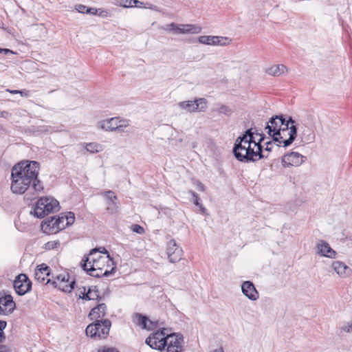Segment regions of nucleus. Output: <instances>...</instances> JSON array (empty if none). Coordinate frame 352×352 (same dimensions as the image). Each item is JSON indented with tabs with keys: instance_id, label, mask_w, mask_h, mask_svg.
Here are the masks:
<instances>
[{
	"instance_id": "obj_1",
	"label": "nucleus",
	"mask_w": 352,
	"mask_h": 352,
	"mask_svg": "<svg viewBox=\"0 0 352 352\" xmlns=\"http://www.w3.org/2000/svg\"><path fill=\"white\" fill-rule=\"evenodd\" d=\"M264 137L258 133L248 130L242 137L235 142L233 153L235 157L241 162L256 161L263 157L261 142Z\"/></svg>"
},
{
	"instance_id": "obj_2",
	"label": "nucleus",
	"mask_w": 352,
	"mask_h": 352,
	"mask_svg": "<svg viewBox=\"0 0 352 352\" xmlns=\"http://www.w3.org/2000/svg\"><path fill=\"white\" fill-rule=\"evenodd\" d=\"M40 168L36 161L23 160L15 164L11 170V191L17 195L25 193L38 176Z\"/></svg>"
},
{
	"instance_id": "obj_3",
	"label": "nucleus",
	"mask_w": 352,
	"mask_h": 352,
	"mask_svg": "<svg viewBox=\"0 0 352 352\" xmlns=\"http://www.w3.org/2000/svg\"><path fill=\"white\" fill-rule=\"evenodd\" d=\"M81 267L89 275L95 277L108 276L116 269V264L104 248L93 249L85 259L81 262Z\"/></svg>"
},
{
	"instance_id": "obj_4",
	"label": "nucleus",
	"mask_w": 352,
	"mask_h": 352,
	"mask_svg": "<svg viewBox=\"0 0 352 352\" xmlns=\"http://www.w3.org/2000/svg\"><path fill=\"white\" fill-rule=\"evenodd\" d=\"M75 221L74 214L72 212L61 213L58 216L47 219L41 224L42 231L47 234H54L72 225Z\"/></svg>"
},
{
	"instance_id": "obj_5",
	"label": "nucleus",
	"mask_w": 352,
	"mask_h": 352,
	"mask_svg": "<svg viewBox=\"0 0 352 352\" xmlns=\"http://www.w3.org/2000/svg\"><path fill=\"white\" fill-rule=\"evenodd\" d=\"M51 285L59 290L70 293L76 285L75 277L67 270H60L52 273Z\"/></svg>"
},
{
	"instance_id": "obj_6",
	"label": "nucleus",
	"mask_w": 352,
	"mask_h": 352,
	"mask_svg": "<svg viewBox=\"0 0 352 352\" xmlns=\"http://www.w3.org/2000/svg\"><path fill=\"white\" fill-rule=\"evenodd\" d=\"M59 202L52 197H40L34 208V214L38 218H43L50 213L59 210Z\"/></svg>"
},
{
	"instance_id": "obj_7",
	"label": "nucleus",
	"mask_w": 352,
	"mask_h": 352,
	"mask_svg": "<svg viewBox=\"0 0 352 352\" xmlns=\"http://www.w3.org/2000/svg\"><path fill=\"white\" fill-rule=\"evenodd\" d=\"M111 327V322L105 319L89 324L85 329V333L95 340H104L109 336Z\"/></svg>"
},
{
	"instance_id": "obj_8",
	"label": "nucleus",
	"mask_w": 352,
	"mask_h": 352,
	"mask_svg": "<svg viewBox=\"0 0 352 352\" xmlns=\"http://www.w3.org/2000/svg\"><path fill=\"white\" fill-rule=\"evenodd\" d=\"M278 133H272L273 140L277 142V145L280 146H287L290 145L296 136V127L294 125V122L291 121V123L285 129H280Z\"/></svg>"
},
{
	"instance_id": "obj_9",
	"label": "nucleus",
	"mask_w": 352,
	"mask_h": 352,
	"mask_svg": "<svg viewBox=\"0 0 352 352\" xmlns=\"http://www.w3.org/2000/svg\"><path fill=\"white\" fill-rule=\"evenodd\" d=\"M170 333L166 332L165 328L159 329L151 333L146 339L145 343L151 349L157 351H164L166 343V338Z\"/></svg>"
},
{
	"instance_id": "obj_10",
	"label": "nucleus",
	"mask_w": 352,
	"mask_h": 352,
	"mask_svg": "<svg viewBox=\"0 0 352 352\" xmlns=\"http://www.w3.org/2000/svg\"><path fill=\"white\" fill-rule=\"evenodd\" d=\"M129 126V122L127 120L122 119L119 117H113L109 119L103 120L98 123V127L107 131H122L123 129Z\"/></svg>"
},
{
	"instance_id": "obj_11",
	"label": "nucleus",
	"mask_w": 352,
	"mask_h": 352,
	"mask_svg": "<svg viewBox=\"0 0 352 352\" xmlns=\"http://www.w3.org/2000/svg\"><path fill=\"white\" fill-rule=\"evenodd\" d=\"M291 121H293L291 118L286 120L282 116H276L272 118L265 127L267 133L272 137V133H278L283 128L289 125Z\"/></svg>"
},
{
	"instance_id": "obj_12",
	"label": "nucleus",
	"mask_w": 352,
	"mask_h": 352,
	"mask_svg": "<svg viewBox=\"0 0 352 352\" xmlns=\"http://www.w3.org/2000/svg\"><path fill=\"white\" fill-rule=\"evenodd\" d=\"M184 338L179 333H170L166 338V352H182Z\"/></svg>"
},
{
	"instance_id": "obj_13",
	"label": "nucleus",
	"mask_w": 352,
	"mask_h": 352,
	"mask_svg": "<svg viewBox=\"0 0 352 352\" xmlns=\"http://www.w3.org/2000/svg\"><path fill=\"white\" fill-rule=\"evenodd\" d=\"M13 287L16 294L22 296L31 290L32 282L25 274H20L15 278Z\"/></svg>"
},
{
	"instance_id": "obj_14",
	"label": "nucleus",
	"mask_w": 352,
	"mask_h": 352,
	"mask_svg": "<svg viewBox=\"0 0 352 352\" xmlns=\"http://www.w3.org/2000/svg\"><path fill=\"white\" fill-rule=\"evenodd\" d=\"M307 157L298 152H290L284 155L282 157V165L286 168L297 167L300 166Z\"/></svg>"
},
{
	"instance_id": "obj_15",
	"label": "nucleus",
	"mask_w": 352,
	"mask_h": 352,
	"mask_svg": "<svg viewBox=\"0 0 352 352\" xmlns=\"http://www.w3.org/2000/svg\"><path fill=\"white\" fill-rule=\"evenodd\" d=\"M167 29L177 34H197L201 32V27L195 24H175L171 23L167 25Z\"/></svg>"
},
{
	"instance_id": "obj_16",
	"label": "nucleus",
	"mask_w": 352,
	"mask_h": 352,
	"mask_svg": "<svg viewBox=\"0 0 352 352\" xmlns=\"http://www.w3.org/2000/svg\"><path fill=\"white\" fill-rule=\"evenodd\" d=\"M35 280L41 284H51L52 280V274L49 266L42 263L36 267L34 272Z\"/></svg>"
},
{
	"instance_id": "obj_17",
	"label": "nucleus",
	"mask_w": 352,
	"mask_h": 352,
	"mask_svg": "<svg viewBox=\"0 0 352 352\" xmlns=\"http://www.w3.org/2000/svg\"><path fill=\"white\" fill-rule=\"evenodd\" d=\"M132 321L135 326L148 331L154 329L158 326L157 321H152L146 316L139 313H135L132 315Z\"/></svg>"
},
{
	"instance_id": "obj_18",
	"label": "nucleus",
	"mask_w": 352,
	"mask_h": 352,
	"mask_svg": "<svg viewBox=\"0 0 352 352\" xmlns=\"http://www.w3.org/2000/svg\"><path fill=\"white\" fill-rule=\"evenodd\" d=\"M166 253L169 261L177 263L182 259L183 251L174 239H171L167 244Z\"/></svg>"
},
{
	"instance_id": "obj_19",
	"label": "nucleus",
	"mask_w": 352,
	"mask_h": 352,
	"mask_svg": "<svg viewBox=\"0 0 352 352\" xmlns=\"http://www.w3.org/2000/svg\"><path fill=\"white\" fill-rule=\"evenodd\" d=\"M15 308V302L10 294H6L4 292H0V314H8Z\"/></svg>"
},
{
	"instance_id": "obj_20",
	"label": "nucleus",
	"mask_w": 352,
	"mask_h": 352,
	"mask_svg": "<svg viewBox=\"0 0 352 352\" xmlns=\"http://www.w3.org/2000/svg\"><path fill=\"white\" fill-rule=\"evenodd\" d=\"M198 41L200 43L211 45H227L231 43L230 38L217 36H200Z\"/></svg>"
},
{
	"instance_id": "obj_21",
	"label": "nucleus",
	"mask_w": 352,
	"mask_h": 352,
	"mask_svg": "<svg viewBox=\"0 0 352 352\" xmlns=\"http://www.w3.org/2000/svg\"><path fill=\"white\" fill-rule=\"evenodd\" d=\"M179 107L188 110H202L207 107V101L205 98H199L194 101H185L179 104Z\"/></svg>"
},
{
	"instance_id": "obj_22",
	"label": "nucleus",
	"mask_w": 352,
	"mask_h": 352,
	"mask_svg": "<svg viewBox=\"0 0 352 352\" xmlns=\"http://www.w3.org/2000/svg\"><path fill=\"white\" fill-rule=\"evenodd\" d=\"M107 314V306L104 303L98 305L94 307L89 314V317L95 322L103 321Z\"/></svg>"
},
{
	"instance_id": "obj_23",
	"label": "nucleus",
	"mask_w": 352,
	"mask_h": 352,
	"mask_svg": "<svg viewBox=\"0 0 352 352\" xmlns=\"http://www.w3.org/2000/svg\"><path fill=\"white\" fill-rule=\"evenodd\" d=\"M103 195L109 200L108 206L107 207V212L111 214H117L119 210V206L116 201L118 199L117 196L111 190L106 191Z\"/></svg>"
},
{
	"instance_id": "obj_24",
	"label": "nucleus",
	"mask_w": 352,
	"mask_h": 352,
	"mask_svg": "<svg viewBox=\"0 0 352 352\" xmlns=\"http://www.w3.org/2000/svg\"><path fill=\"white\" fill-rule=\"evenodd\" d=\"M241 289L243 293L250 300H255L258 298V293L252 282L245 281Z\"/></svg>"
},
{
	"instance_id": "obj_25",
	"label": "nucleus",
	"mask_w": 352,
	"mask_h": 352,
	"mask_svg": "<svg viewBox=\"0 0 352 352\" xmlns=\"http://www.w3.org/2000/svg\"><path fill=\"white\" fill-rule=\"evenodd\" d=\"M331 266L338 275L342 278L349 276L351 273V270L341 261H335Z\"/></svg>"
},
{
	"instance_id": "obj_26",
	"label": "nucleus",
	"mask_w": 352,
	"mask_h": 352,
	"mask_svg": "<svg viewBox=\"0 0 352 352\" xmlns=\"http://www.w3.org/2000/svg\"><path fill=\"white\" fill-rule=\"evenodd\" d=\"M317 249L318 253L322 256L329 257V258H334L336 256V252L329 246V243L321 241L317 245Z\"/></svg>"
},
{
	"instance_id": "obj_27",
	"label": "nucleus",
	"mask_w": 352,
	"mask_h": 352,
	"mask_svg": "<svg viewBox=\"0 0 352 352\" xmlns=\"http://www.w3.org/2000/svg\"><path fill=\"white\" fill-rule=\"evenodd\" d=\"M287 71V67L284 65H276L269 67L266 72L271 76H278Z\"/></svg>"
},
{
	"instance_id": "obj_28",
	"label": "nucleus",
	"mask_w": 352,
	"mask_h": 352,
	"mask_svg": "<svg viewBox=\"0 0 352 352\" xmlns=\"http://www.w3.org/2000/svg\"><path fill=\"white\" fill-rule=\"evenodd\" d=\"M6 322L0 321V352H10V349L7 346L1 344V342L5 338L3 329L6 327Z\"/></svg>"
},
{
	"instance_id": "obj_29",
	"label": "nucleus",
	"mask_w": 352,
	"mask_h": 352,
	"mask_svg": "<svg viewBox=\"0 0 352 352\" xmlns=\"http://www.w3.org/2000/svg\"><path fill=\"white\" fill-rule=\"evenodd\" d=\"M85 149L91 153H96L102 151V146L98 142H89L86 144Z\"/></svg>"
},
{
	"instance_id": "obj_30",
	"label": "nucleus",
	"mask_w": 352,
	"mask_h": 352,
	"mask_svg": "<svg viewBox=\"0 0 352 352\" xmlns=\"http://www.w3.org/2000/svg\"><path fill=\"white\" fill-rule=\"evenodd\" d=\"M60 247V243L59 240L50 241L44 244L43 248L45 250H58Z\"/></svg>"
},
{
	"instance_id": "obj_31",
	"label": "nucleus",
	"mask_w": 352,
	"mask_h": 352,
	"mask_svg": "<svg viewBox=\"0 0 352 352\" xmlns=\"http://www.w3.org/2000/svg\"><path fill=\"white\" fill-rule=\"evenodd\" d=\"M32 188L37 194H40L44 190V186L41 180L38 179V176L35 179H33L32 184Z\"/></svg>"
},
{
	"instance_id": "obj_32",
	"label": "nucleus",
	"mask_w": 352,
	"mask_h": 352,
	"mask_svg": "<svg viewBox=\"0 0 352 352\" xmlns=\"http://www.w3.org/2000/svg\"><path fill=\"white\" fill-rule=\"evenodd\" d=\"M138 3V0H124L120 5L124 8H134Z\"/></svg>"
},
{
	"instance_id": "obj_33",
	"label": "nucleus",
	"mask_w": 352,
	"mask_h": 352,
	"mask_svg": "<svg viewBox=\"0 0 352 352\" xmlns=\"http://www.w3.org/2000/svg\"><path fill=\"white\" fill-rule=\"evenodd\" d=\"M79 296L80 298L85 300H91L94 298L91 295V289H89L87 292H86V289L85 287H83V292H81Z\"/></svg>"
},
{
	"instance_id": "obj_34",
	"label": "nucleus",
	"mask_w": 352,
	"mask_h": 352,
	"mask_svg": "<svg viewBox=\"0 0 352 352\" xmlns=\"http://www.w3.org/2000/svg\"><path fill=\"white\" fill-rule=\"evenodd\" d=\"M97 352H120L116 348L108 346H102L98 349Z\"/></svg>"
},
{
	"instance_id": "obj_35",
	"label": "nucleus",
	"mask_w": 352,
	"mask_h": 352,
	"mask_svg": "<svg viewBox=\"0 0 352 352\" xmlns=\"http://www.w3.org/2000/svg\"><path fill=\"white\" fill-rule=\"evenodd\" d=\"M76 10L80 13H89L93 8H87L85 6L82 4H78L75 6Z\"/></svg>"
},
{
	"instance_id": "obj_36",
	"label": "nucleus",
	"mask_w": 352,
	"mask_h": 352,
	"mask_svg": "<svg viewBox=\"0 0 352 352\" xmlns=\"http://www.w3.org/2000/svg\"><path fill=\"white\" fill-rule=\"evenodd\" d=\"M134 7H136V8H148V9H154L155 8V6L152 3H144V2H142V1H139V3H137V6H135Z\"/></svg>"
},
{
	"instance_id": "obj_37",
	"label": "nucleus",
	"mask_w": 352,
	"mask_h": 352,
	"mask_svg": "<svg viewBox=\"0 0 352 352\" xmlns=\"http://www.w3.org/2000/svg\"><path fill=\"white\" fill-rule=\"evenodd\" d=\"M131 230L133 232H136L138 234H143L144 232V228L138 224L132 225Z\"/></svg>"
},
{
	"instance_id": "obj_38",
	"label": "nucleus",
	"mask_w": 352,
	"mask_h": 352,
	"mask_svg": "<svg viewBox=\"0 0 352 352\" xmlns=\"http://www.w3.org/2000/svg\"><path fill=\"white\" fill-rule=\"evenodd\" d=\"M192 197H193V201H194L195 205H196L197 206H199L201 210L204 212L205 208L200 204V202H199L200 199H199L198 195L197 193H195V192H192Z\"/></svg>"
},
{
	"instance_id": "obj_39",
	"label": "nucleus",
	"mask_w": 352,
	"mask_h": 352,
	"mask_svg": "<svg viewBox=\"0 0 352 352\" xmlns=\"http://www.w3.org/2000/svg\"><path fill=\"white\" fill-rule=\"evenodd\" d=\"M342 329L345 331V332H350V331H352V323L351 324H347V325H345L344 326Z\"/></svg>"
},
{
	"instance_id": "obj_40",
	"label": "nucleus",
	"mask_w": 352,
	"mask_h": 352,
	"mask_svg": "<svg viewBox=\"0 0 352 352\" xmlns=\"http://www.w3.org/2000/svg\"><path fill=\"white\" fill-rule=\"evenodd\" d=\"M19 94H20L22 96L27 97L29 96L30 92L29 91L24 89L22 91H19Z\"/></svg>"
},
{
	"instance_id": "obj_41",
	"label": "nucleus",
	"mask_w": 352,
	"mask_h": 352,
	"mask_svg": "<svg viewBox=\"0 0 352 352\" xmlns=\"http://www.w3.org/2000/svg\"><path fill=\"white\" fill-rule=\"evenodd\" d=\"M9 112L8 111H0V116L7 118L8 116Z\"/></svg>"
},
{
	"instance_id": "obj_42",
	"label": "nucleus",
	"mask_w": 352,
	"mask_h": 352,
	"mask_svg": "<svg viewBox=\"0 0 352 352\" xmlns=\"http://www.w3.org/2000/svg\"><path fill=\"white\" fill-rule=\"evenodd\" d=\"M3 52L5 54H8V53H12V52L10 50L0 48V53H1V52Z\"/></svg>"
},
{
	"instance_id": "obj_43",
	"label": "nucleus",
	"mask_w": 352,
	"mask_h": 352,
	"mask_svg": "<svg viewBox=\"0 0 352 352\" xmlns=\"http://www.w3.org/2000/svg\"><path fill=\"white\" fill-rule=\"evenodd\" d=\"M11 94H19V90H8Z\"/></svg>"
},
{
	"instance_id": "obj_44",
	"label": "nucleus",
	"mask_w": 352,
	"mask_h": 352,
	"mask_svg": "<svg viewBox=\"0 0 352 352\" xmlns=\"http://www.w3.org/2000/svg\"><path fill=\"white\" fill-rule=\"evenodd\" d=\"M90 13H91V14H96V13H97V10H96V9H94V8H93V10H91V12H90Z\"/></svg>"
},
{
	"instance_id": "obj_45",
	"label": "nucleus",
	"mask_w": 352,
	"mask_h": 352,
	"mask_svg": "<svg viewBox=\"0 0 352 352\" xmlns=\"http://www.w3.org/2000/svg\"><path fill=\"white\" fill-rule=\"evenodd\" d=\"M213 352H223L222 349H216L214 350Z\"/></svg>"
},
{
	"instance_id": "obj_46",
	"label": "nucleus",
	"mask_w": 352,
	"mask_h": 352,
	"mask_svg": "<svg viewBox=\"0 0 352 352\" xmlns=\"http://www.w3.org/2000/svg\"><path fill=\"white\" fill-rule=\"evenodd\" d=\"M201 190H204V186H203V185H201Z\"/></svg>"
}]
</instances>
